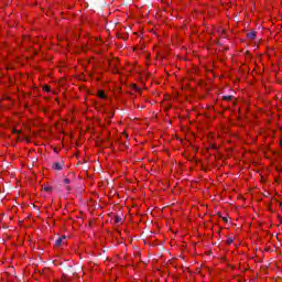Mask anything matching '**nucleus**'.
<instances>
[{
	"instance_id": "1",
	"label": "nucleus",
	"mask_w": 282,
	"mask_h": 282,
	"mask_svg": "<svg viewBox=\"0 0 282 282\" xmlns=\"http://www.w3.org/2000/svg\"><path fill=\"white\" fill-rule=\"evenodd\" d=\"M63 166H65L64 162H55L52 164V170L53 171H63Z\"/></svg>"
},
{
	"instance_id": "2",
	"label": "nucleus",
	"mask_w": 282,
	"mask_h": 282,
	"mask_svg": "<svg viewBox=\"0 0 282 282\" xmlns=\"http://www.w3.org/2000/svg\"><path fill=\"white\" fill-rule=\"evenodd\" d=\"M247 39H249L250 41H254V39H257V32L251 31V32L247 33Z\"/></svg>"
},
{
	"instance_id": "3",
	"label": "nucleus",
	"mask_w": 282,
	"mask_h": 282,
	"mask_svg": "<svg viewBox=\"0 0 282 282\" xmlns=\"http://www.w3.org/2000/svg\"><path fill=\"white\" fill-rule=\"evenodd\" d=\"M62 243H63V238H57V239L55 240V246H56V247L61 246Z\"/></svg>"
},
{
	"instance_id": "4",
	"label": "nucleus",
	"mask_w": 282,
	"mask_h": 282,
	"mask_svg": "<svg viewBox=\"0 0 282 282\" xmlns=\"http://www.w3.org/2000/svg\"><path fill=\"white\" fill-rule=\"evenodd\" d=\"M98 97H99V98H107V95H105V91L99 90V91H98Z\"/></svg>"
},
{
	"instance_id": "5",
	"label": "nucleus",
	"mask_w": 282,
	"mask_h": 282,
	"mask_svg": "<svg viewBox=\"0 0 282 282\" xmlns=\"http://www.w3.org/2000/svg\"><path fill=\"white\" fill-rule=\"evenodd\" d=\"M120 221H122V217H120V216H115V223H116V224H120Z\"/></svg>"
},
{
	"instance_id": "6",
	"label": "nucleus",
	"mask_w": 282,
	"mask_h": 282,
	"mask_svg": "<svg viewBox=\"0 0 282 282\" xmlns=\"http://www.w3.org/2000/svg\"><path fill=\"white\" fill-rule=\"evenodd\" d=\"M44 191H45L46 193H52V186H45V187H44Z\"/></svg>"
},
{
	"instance_id": "7",
	"label": "nucleus",
	"mask_w": 282,
	"mask_h": 282,
	"mask_svg": "<svg viewBox=\"0 0 282 282\" xmlns=\"http://www.w3.org/2000/svg\"><path fill=\"white\" fill-rule=\"evenodd\" d=\"M223 100H232V96L228 95V96H224Z\"/></svg>"
},
{
	"instance_id": "8",
	"label": "nucleus",
	"mask_w": 282,
	"mask_h": 282,
	"mask_svg": "<svg viewBox=\"0 0 282 282\" xmlns=\"http://www.w3.org/2000/svg\"><path fill=\"white\" fill-rule=\"evenodd\" d=\"M232 241H234L232 238H227V240H226L227 246H230L232 243Z\"/></svg>"
},
{
	"instance_id": "9",
	"label": "nucleus",
	"mask_w": 282,
	"mask_h": 282,
	"mask_svg": "<svg viewBox=\"0 0 282 282\" xmlns=\"http://www.w3.org/2000/svg\"><path fill=\"white\" fill-rule=\"evenodd\" d=\"M64 184H72V180H69V178H64Z\"/></svg>"
},
{
	"instance_id": "10",
	"label": "nucleus",
	"mask_w": 282,
	"mask_h": 282,
	"mask_svg": "<svg viewBox=\"0 0 282 282\" xmlns=\"http://www.w3.org/2000/svg\"><path fill=\"white\" fill-rule=\"evenodd\" d=\"M223 221H225V224H228V218L223 217Z\"/></svg>"
},
{
	"instance_id": "11",
	"label": "nucleus",
	"mask_w": 282,
	"mask_h": 282,
	"mask_svg": "<svg viewBox=\"0 0 282 282\" xmlns=\"http://www.w3.org/2000/svg\"><path fill=\"white\" fill-rule=\"evenodd\" d=\"M12 133H18V134H19V133H21V131H19V130H13Z\"/></svg>"
},
{
	"instance_id": "12",
	"label": "nucleus",
	"mask_w": 282,
	"mask_h": 282,
	"mask_svg": "<svg viewBox=\"0 0 282 282\" xmlns=\"http://www.w3.org/2000/svg\"><path fill=\"white\" fill-rule=\"evenodd\" d=\"M66 189L68 191V193L72 191V187L66 186Z\"/></svg>"
},
{
	"instance_id": "13",
	"label": "nucleus",
	"mask_w": 282,
	"mask_h": 282,
	"mask_svg": "<svg viewBox=\"0 0 282 282\" xmlns=\"http://www.w3.org/2000/svg\"><path fill=\"white\" fill-rule=\"evenodd\" d=\"M59 239H62V241H63V239H67V237H66V236H63V237H61Z\"/></svg>"
},
{
	"instance_id": "14",
	"label": "nucleus",
	"mask_w": 282,
	"mask_h": 282,
	"mask_svg": "<svg viewBox=\"0 0 282 282\" xmlns=\"http://www.w3.org/2000/svg\"><path fill=\"white\" fill-rule=\"evenodd\" d=\"M110 67H116V65L113 63H110Z\"/></svg>"
}]
</instances>
